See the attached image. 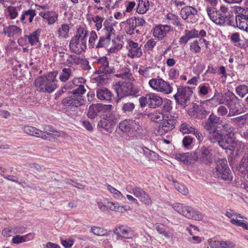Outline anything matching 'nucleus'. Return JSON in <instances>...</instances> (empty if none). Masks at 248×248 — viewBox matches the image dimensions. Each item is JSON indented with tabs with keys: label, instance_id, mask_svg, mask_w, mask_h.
Here are the masks:
<instances>
[{
	"label": "nucleus",
	"instance_id": "1",
	"mask_svg": "<svg viewBox=\"0 0 248 248\" xmlns=\"http://www.w3.org/2000/svg\"><path fill=\"white\" fill-rule=\"evenodd\" d=\"M218 136H220L221 140H218V144L223 149L234 151L237 143L232 138L228 136L232 132V128L228 124L218 126Z\"/></svg>",
	"mask_w": 248,
	"mask_h": 248
},
{
	"label": "nucleus",
	"instance_id": "2",
	"mask_svg": "<svg viewBox=\"0 0 248 248\" xmlns=\"http://www.w3.org/2000/svg\"><path fill=\"white\" fill-rule=\"evenodd\" d=\"M56 74L49 73L44 77H39L35 80V86L37 90L43 93H51L57 88Z\"/></svg>",
	"mask_w": 248,
	"mask_h": 248
},
{
	"label": "nucleus",
	"instance_id": "3",
	"mask_svg": "<svg viewBox=\"0 0 248 248\" xmlns=\"http://www.w3.org/2000/svg\"><path fill=\"white\" fill-rule=\"evenodd\" d=\"M114 89L117 93L119 98L117 102L122 98L128 96H137L139 95L140 90L135 87L133 84L130 82L119 81L114 86Z\"/></svg>",
	"mask_w": 248,
	"mask_h": 248
},
{
	"label": "nucleus",
	"instance_id": "4",
	"mask_svg": "<svg viewBox=\"0 0 248 248\" xmlns=\"http://www.w3.org/2000/svg\"><path fill=\"white\" fill-rule=\"evenodd\" d=\"M96 63L99 65L98 70L95 72V74L99 75L97 78L105 80L108 79L111 74L114 73V69L109 66V62L106 57L103 56L97 59Z\"/></svg>",
	"mask_w": 248,
	"mask_h": 248
},
{
	"label": "nucleus",
	"instance_id": "5",
	"mask_svg": "<svg viewBox=\"0 0 248 248\" xmlns=\"http://www.w3.org/2000/svg\"><path fill=\"white\" fill-rule=\"evenodd\" d=\"M103 26L104 28L101 31L102 35L99 37L95 48L108 47L110 44L111 37L114 35L115 31L111 24H106L105 22Z\"/></svg>",
	"mask_w": 248,
	"mask_h": 248
},
{
	"label": "nucleus",
	"instance_id": "6",
	"mask_svg": "<svg viewBox=\"0 0 248 248\" xmlns=\"http://www.w3.org/2000/svg\"><path fill=\"white\" fill-rule=\"evenodd\" d=\"M123 23L125 25L124 30L126 33L132 35L140 33L139 28L143 26L145 24V21L141 17L134 16L127 19Z\"/></svg>",
	"mask_w": 248,
	"mask_h": 248
},
{
	"label": "nucleus",
	"instance_id": "7",
	"mask_svg": "<svg viewBox=\"0 0 248 248\" xmlns=\"http://www.w3.org/2000/svg\"><path fill=\"white\" fill-rule=\"evenodd\" d=\"M208 132V138L213 143L217 141V116L212 113L204 125Z\"/></svg>",
	"mask_w": 248,
	"mask_h": 248
},
{
	"label": "nucleus",
	"instance_id": "8",
	"mask_svg": "<svg viewBox=\"0 0 248 248\" xmlns=\"http://www.w3.org/2000/svg\"><path fill=\"white\" fill-rule=\"evenodd\" d=\"M192 93V88L181 86L177 88V92L173 96L177 104L181 105L183 108H186Z\"/></svg>",
	"mask_w": 248,
	"mask_h": 248
},
{
	"label": "nucleus",
	"instance_id": "9",
	"mask_svg": "<svg viewBox=\"0 0 248 248\" xmlns=\"http://www.w3.org/2000/svg\"><path fill=\"white\" fill-rule=\"evenodd\" d=\"M149 84L154 90L166 94H170L172 92L173 89L170 85L159 77L150 79Z\"/></svg>",
	"mask_w": 248,
	"mask_h": 248
},
{
	"label": "nucleus",
	"instance_id": "10",
	"mask_svg": "<svg viewBox=\"0 0 248 248\" xmlns=\"http://www.w3.org/2000/svg\"><path fill=\"white\" fill-rule=\"evenodd\" d=\"M232 12L227 7L221 5L218 15V24L223 26L232 25Z\"/></svg>",
	"mask_w": 248,
	"mask_h": 248
},
{
	"label": "nucleus",
	"instance_id": "11",
	"mask_svg": "<svg viewBox=\"0 0 248 248\" xmlns=\"http://www.w3.org/2000/svg\"><path fill=\"white\" fill-rule=\"evenodd\" d=\"M117 123V118L113 113H108L105 117L101 120L98 124V127L103 128L106 131L111 133L112 128Z\"/></svg>",
	"mask_w": 248,
	"mask_h": 248
},
{
	"label": "nucleus",
	"instance_id": "12",
	"mask_svg": "<svg viewBox=\"0 0 248 248\" xmlns=\"http://www.w3.org/2000/svg\"><path fill=\"white\" fill-rule=\"evenodd\" d=\"M84 104V100L81 95L72 94L65 97L62 101V104L63 106L71 108L79 107Z\"/></svg>",
	"mask_w": 248,
	"mask_h": 248
},
{
	"label": "nucleus",
	"instance_id": "13",
	"mask_svg": "<svg viewBox=\"0 0 248 248\" xmlns=\"http://www.w3.org/2000/svg\"><path fill=\"white\" fill-rule=\"evenodd\" d=\"M226 215L230 219V222L232 224L248 230V223L241 219L245 218L243 216L231 210L227 211Z\"/></svg>",
	"mask_w": 248,
	"mask_h": 248
},
{
	"label": "nucleus",
	"instance_id": "14",
	"mask_svg": "<svg viewBox=\"0 0 248 248\" xmlns=\"http://www.w3.org/2000/svg\"><path fill=\"white\" fill-rule=\"evenodd\" d=\"M134 195L138 198L140 202L146 205H151L152 201L150 195L140 187L134 186L132 188Z\"/></svg>",
	"mask_w": 248,
	"mask_h": 248
},
{
	"label": "nucleus",
	"instance_id": "15",
	"mask_svg": "<svg viewBox=\"0 0 248 248\" xmlns=\"http://www.w3.org/2000/svg\"><path fill=\"white\" fill-rule=\"evenodd\" d=\"M206 34V31L203 30H201L200 31L195 29L186 30L185 35L180 38L179 43L180 44H186L191 39L204 37Z\"/></svg>",
	"mask_w": 248,
	"mask_h": 248
},
{
	"label": "nucleus",
	"instance_id": "16",
	"mask_svg": "<svg viewBox=\"0 0 248 248\" xmlns=\"http://www.w3.org/2000/svg\"><path fill=\"white\" fill-rule=\"evenodd\" d=\"M231 100L228 102L227 106L229 108L228 116H232L242 112L243 108L239 102V100L234 94L232 95Z\"/></svg>",
	"mask_w": 248,
	"mask_h": 248
},
{
	"label": "nucleus",
	"instance_id": "17",
	"mask_svg": "<svg viewBox=\"0 0 248 248\" xmlns=\"http://www.w3.org/2000/svg\"><path fill=\"white\" fill-rule=\"evenodd\" d=\"M218 163L219 164L220 167L218 168V171H219V176L222 179L226 181H231L232 179V173L227 166V162L225 159H221L218 161Z\"/></svg>",
	"mask_w": 248,
	"mask_h": 248
},
{
	"label": "nucleus",
	"instance_id": "18",
	"mask_svg": "<svg viewBox=\"0 0 248 248\" xmlns=\"http://www.w3.org/2000/svg\"><path fill=\"white\" fill-rule=\"evenodd\" d=\"M87 47L86 42L80 41L78 39L72 38L69 43L70 50L76 54H80L84 51Z\"/></svg>",
	"mask_w": 248,
	"mask_h": 248
},
{
	"label": "nucleus",
	"instance_id": "19",
	"mask_svg": "<svg viewBox=\"0 0 248 248\" xmlns=\"http://www.w3.org/2000/svg\"><path fill=\"white\" fill-rule=\"evenodd\" d=\"M127 48L128 49L127 56L131 58H139L142 54L141 46H140L138 43L133 41L128 42Z\"/></svg>",
	"mask_w": 248,
	"mask_h": 248
},
{
	"label": "nucleus",
	"instance_id": "20",
	"mask_svg": "<svg viewBox=\"0 0 248 248\" xmlns=\"http://www.w3.org/2000/svg\"><path fill=\"white\" fill-rule=\"evenodd\" d=\"M198 149L199 160L207 165H210L213 162L211 151L206 147H202Z\"/></svg>",
	"mask_w": 248,
	"mask_h": 248
},
{
	"label": "nucleus",
	"instance_id": "21",
	"mask_svg": "<svg viewBox=\"0 0 248 248\" xmlns=\"http://www.w3.org/2000/svg\"><path fill=\"white\" fill-rule=\"evenodd\" d=\"M113 232L117 235V239H119L120 237L125 239H132L134 235L133 231L124 226L115 228Z\"/></svg>",
	"mask_w": 248,
	"mask_h": 248
},
{
	"label": "nucleus",
	"instance_id": "22",
	"mask_svg": "<svg viewBox=\"0 0 248 248\" xmlns=\"http://www.w3.org/2000/svg\"><path fill=\"white\" fill-rule=\"evenodd\" d=\"M181 215L189 219L196 220L202 219V215L199 212L195 211L191 207L186 205L184 206Z\"/></svg>",
	"mask_w": 248,
	"mask_h": 248
},
{
	"label": "nucleus",
	"instance_id": "23",
	"mask_svg": "<svg viewBox=\"0 0 248 248\" xmlns=\"http://www.w3.org/2000/svg\"><path fill=\"white\" fill-rule=\"evenodd\" d=\"M170 30L168 25H159L156 26L153 30V34L155 37L157 38L159 40H162Z\"/></svg>",
	"mask_w": 248,
	"mask_h": 248
},
{
	"label": "nucleus",
	"instance_id": "24",
	"mask_svg": "<svg viewBox=\"0 0 248 248\" xmlns=\"http://www.w3.org/2000/svg\"><path fill=\"white\" fill-rule=\"evenodd\" d=\"M39 15L46 19L49 25L54 24L58 20V14L53 11L41 12Z\"/></svg>",
	"mask_w": 248,
	"mask_h": 248
},
{
	"label": "nucleus",
	"instance_id": "25",
	"mask_svg": "<svg viewBox=\"0 0 248 248\" xmlns=\"http://www.w3.org/2000/svg\"><path fill=\"white\" fill-rule=\"evenodd\" d=\"M147 96H148L149 106L150 108L158 107L163 103L162 98L155 93L147 94Z\"/></svg>",
	"mask_w": 248,
	"mask_h": 248
},
{
	"label": "nucleus",
	"instance_id": "26",
	"mask_svg": "<svg viewBox=\"0 0 248 248\" xmlns=\"http://www.w3.org/2000/svg\"><path fill=\"white\" fill-rule=\"evenodd\" d=\"M96 95L100 100L109 101L112 99L113 94L107 88L103 87L97 89Z\"/></svg>",
	"mask_w": 248,
	"mask_h": 248
},
{
	"label": "nucleus",
	"instance_id": "27",
	"mask_svg": "<svg viewBox=\"0 0 248 248\" xmlns=\"http://www.w3.org/2000/svg\"><path fill=\"white\" fill-rule=\"evenodd\" d=\"M135 124L134 121L126 119L119 123V128L123 132L129 133L134 129Z\"/></svg>",
	"mask_w": 248,
	"mask_h": 248
},
{
	"label": "nucleus",
	"instance_id": "28",
	"mask_svg": "<svg viewBox=\"0 0 248 248\" xmlns=\"http://www.w3.org/2000/svg\"><path fill=\"white\" fill-rule=\"evenodd\" d=\"M103 106L100 104H93L91 105L88 110L87 116L91 119H93L101 111Z\"/></svg>",
	"mask_w": 248,
	"mask_h": 248
},
{
	"label": "nucleus",
	"instance_id": "29",
	"mask_svg": "<svg viewBox=\"0 0 248 248\" xmlns=\"http://www.w3.org/2000/svg\"><path fill=\"white\" fill-rule=\"evenodd\" d=\"M176 120L175 117L170 114L166 115L162 124L163 127L166 128V131H169L174 128Z\"/></svg>",
	"mask_w": 248,
	"mask_h": 248
},
{
	"label": "nucleus",
	"instance_id": "30",
	"mask_svg": "<svg viewBox=\"0 0 248 248\" xmlns=\"http://www.w3.org/2000/svg\"><path fill=\"white\" fill-rule=\"evenodd\" d=\"M36 15V11L35 10L30 9L25 10L22 12L21 16L19 17L20 20L22 23H25L26 19L28 18L29 22L31 23Z\"/></svg>",
	"mask_w": 248,
	"mask_h": 248
},
{
	"label": "nucleus",
	"instance_id": "31",
	"mask_svg": "<svg viewBox=\"0 0 248 248\" xmlns=\"http://www.w3.org/2000/svg\"><path fill=\"white\" fill-rule=\"evenodd\" d=\"M197 14V9L191 6H185L181 10V16L184 20L187 19L190 16H195Z\"/></svg>",
	"mask_w": 248,
	"mask_h": 248
},
{
	"label": "nucleus",
	"instance_id": "32",
	"mask_svg": "<svg viewBox=\"0 0 248 248\" xmlns=\"http://www.w3.org/2000/svg\"><path fill=\"white\" fill-rule=\"evenodd\" d=\"M21 29L16 26H9L3 30V32L8 37H11L14 36H18L21 33Z\"/></svg>",
	"mask_w": 248,
	"mask_h": 248
},
{
	"label": "nucleus",
	"instance_id": "33",
	"mask_svg": "<svg viewBox=\"0 0 248 248\" xmlns=\"http://www.w3.org/2000/svg\"><path fill=\"white\" fill-rule=\"evenodd\" d=\"M206 43L207 41L205 39L201 38L198 40L194 41L190 43V49L193 52L199 53L201 49V46L203 44L206 45Z\"/></svg>",
	"mask_w": 248,
	"mask_h": 248
},
{
	"label": "nucleus",
	"instance_id": "34",
	"mask_svg": "<svg viewBox=\"0 0 248 248\" xmlns=\"http://www.w3.org/2000/svg\"><path fill=\"white\" fill-rule=\"evenodd\" d=\"M41 29H38L33 31L29 35H26V37L28 39V42L31 45H37L39 43V37L41 33Z\"/></svg>",
	"mask_w": 248,
	"mask_h": 248
},
{
	"label": "nucleus",
	"instance_id": "35",
	"mask_svg": "<svg viewBox=\"0 0 248 248\" xmlns=\"http://www.w3.org/2000/svg\"><path fill=\"white\" fill-rule=\"evenodd\" d=\"M86 82V80L83 78H74L71 82H69L64 88L65 90L73 89L80 85H84Z\"/></svg>",
	"mask_w": 248,
	"mask_h": 248
},
{
	"label": "nucleus",
	"instance_id": "36",
	"mask_svg": "<svg viewBox=\"0 0 248 248\" xmlns=\"http://www.w3.org/2000/svg\"><path fill=\"white\" fill-rule=\"evenodd\" d=\"M68 58L66 60V62L65 64L66 66L71 67L73 66L78 65L81 62L82 59L78 56L75 55L69 54Z\"/></svg>",
	"mask_w": 248,
	"mask_h": 248
},
{
	"label": "nucleus",
	"instance_id": "37",
	"mask_svg": "<svg viewBox=\"0 0 248 248\" xmlns=\"http://www.w3.org/2000/svg\"><path fill=\"white\" fill-rule=\"evenodd\" d=\"M238 170L243 174L248 172V153L244 155L238 166Z\"/></svg>",
	"mask_w": 248,
	"mask_h": 248
},
{
	"label": "nucleus",
	"instance_id": "38",
	"mask_svg": "<svg viewBox=\"0 0 248 248\" xmlns=\"http://www.w3.org/2000/svg\"><path fill=\"white\" fill-rule=\"evenodd\" d=\"M135 105L132 102H124L121 106V110L123 113L129 115L132 113L135 108Z\"/></svg>",
	"mask_w": 248,
	"mask_h": 248
},
{
	"label": "nucleus",
	"instance_id": "39",
	"mask_svg": "<svg viewBox=\"0 0 248 248\" xmlns=\"http://www.w3.org/2000/svg\"><path fill=\"white\" fill-rule=\"evenodd\" d=\"M88 31L84 28L79 27L77 29L76 34L73 38L85 42L87 41Z\"/></svg>",
	"mask_w": 248,
	"mask_h": 248
},
{
	"label": "nucleus",
	"instance_id": "40",
	"mask_svg": "<svg viewBox=\"0 0 248 248\" xmlns=\"http://www.w3.org/2000/svg\"><path fill=\"white\" fill-rule=\"evenodd\" d=\"M149 8V2L148 0H139L137 8V12L140 14H143L147 11Z\"/></svg>",
	"mask_w": 248,
	"mask_h": 248
},
{
	"label": "nucleus",
	"instance_id": "41",
	"mask_svg": "<svg viewBox=\"0 0 248 248\" xmlns=\"http://www.w3.org/2000/svg\"><path fill=\"white\" fill-rule=\"evenodd\" d=\"M43 131L49 134L50 135H54L55 136L57 137H65L67 136L66 134L62 131H56L52 126L50 125H45L43 127Z\"/></svg>",
	"mask_w": 248,
	"mask_h": 248
},
{
	"label": "nucleus",
	"instance_id": "42",
	"mask_svg": "<svg viewBox=\"0 0 248 248\" xmlns=\"http://www.w3.org/2000/svg\"><path fill=\"white\" fill-rule=\"evenodd\" d=\"M244 15L243 13L242 15ZM235 22L237 27L240 30L247 31L248 27V20L245 19V17L236 16L235 18Z\"/></svg>",
	"mask_w": 248,
	"mask_h": 248
},
{
	"label": "nucleus",
	"instance_id": "43",
	"mask_svg": "<svg viewBox=\"0 0 248 248\" xmlns=\"http://www.w3.org/2000/svg\"><path fill=\"white\" fill-rule=\"evenodd\" d=\"M150 117L152 121L155 123H159L164 120L166 115H164L160 110H157L150 113Z\"/></svg>",
	"mask_w": 248,
	"mask_h": 248
},
{
	"label": "nucleus",
	"instance_id": "44",
	"mask_svg": "<svg viewBox=\"0 0 248 248\" xmlns=\"http://www.w3.org/2000/svg\"><path fill=\"white\" fill-rule=\"evenodd\" d=\"M72 74V70L70 68H64L60 74L59 78L62 82L67 81Z\"/></svg>",
	"mask_w": 248,
	"mask_h": 248
},
{
	"label": "nucleus",
	"instance_id": "45",
	"mask_svg": "<svg viewBox=\"0 0 248 248\" xmlns=\"http://www.w3.org/2000/svg\"><path fill=\"white\" fill-rule=\"evenodd\" d=\"M206 11L210 19L215 23L217 24V9L216 8L207 7Z\"/></svg>",
	"mask_w": 248,
	"mask_h": 248
},
{
	"label": "nucleus",
	"instance_id": "46",
	"mask_svg": "<svg viewBox=\"0 0 248 248\" xmlns=\"http://www.w3.org/2000/svg\"><path fill=\"white\" fill-rule=\"evenodd\" d=\"M92 232L95 235L100 236H107L108 232L105 229L97 226H93L91 228Z\"/></svg>",
	"mask_w": 248,
	"mask_h": 248
},
{
	"label": "nucleus",
	"instance_id": "47",
	"mask_svg": "<svg viewBox=\"0 0 248 248\" xmlns=\"http://www.w3.org/2000/svg\"><path fill=\"white\" fill-rule=\"evenodd\" d=\"M232 95H233V94L231 93L218 94V102L219 104H225L227 105L228 102L231 100L230 98L232 97Z\"/></svg>",
	"mask_w": 248,
	"mask_h": 248
},
{
	"label": "nucleus",
	"instance_id": "48",
	"mask_svg": "<svg viewBox=\"0 0 248 248\" xmlns=\"http://www.w3.org/2000/svg\"><path fill=\"white\" fill-rule=\"evenodd\" d=\"M23 130L25 133L31 136L37 137L40 130L35 127L31 126H25L23 128Z\"/></svg>",
	"mask_w": 248,
	"mask_h": 248
},
{
	"label": "nucleus",
	"instance_id": "49",
	"mask_svg": "<svg viewBox=\"0 0 248 248\" xmlns=\"http://www.w3.org/2000/svg\"><path fill=\"white\" fill-rule=\"evenodd\" d=\"M20 8V7L8 6L7 13L11 19H15L17 16Z\"/></svg>",
	"mask_w": 248,
	"mask_h": 248
},
{
	"label": "nucleus",
	"instance_id": "50",
	"mask_svg": "<svg viewBox=\"0 0 248 248\" xmlns=\"http://www.w3.org/2000/svg\"><path fill=\"white\" fill-rule=\"evenodd\" d=\"M69 31V27L66 24H62L58 30L59 36L64 38H66L68 36Z\"/></svg>",
	"mask_w": 248,
	"mask_h": 248
},
{
	"label": "nucleus",
	"instance_id": "51",
	"mask_svg": "<svg viewBox=\"0 0 248 248\" xmlns=\"http://www.w3.org/2000/svg\"><path fill=\"white\" fill-rule=\"evenodd\" d=\"M236 92L239 96L243 97L248 93V86L244 84L240 85L236 88Z\"/></svg>",
	"mask_w": 248,
	"mask_h": 248
},
{
	"label": "nucleus",
	"instance_id": "52",
	"mask_svg": "<svg viewBox=\"0 0 248 248\" xmlns=\"http://www.w3.org/2000/svg\"><path fill=\"white\" fill-rule=\"evenodd\" d=\"M167 18L171 21V23L174 25H175L178 27H181L182 25L180 21V19L178 17V16L172 14H169L167 16Z\"/></svg>",
	"mask_w": 248,
	"mask_h": 248
},
{
	"label": "nucleus",
	"instance_id": "53",
	"mask_svg": "<svg viewBox=\"0 0 248 248\" xmlns=\"http://www.w3.org/2000/svg\"><path fill=\"white\" fill-rule=\"evenodd\" d=\"M180 130L183 134L192 133L194 132V128L190 126L186 122H183L182 123Z\"/></svg>",
	"mask_w": 248,
	"mask_h": 248
},
{
	"label": "nucleus",
	"instance_id": "54",
	"mask_svg": "<svg viewBox=\"0 0 248 248\" xmlns=\"http://www.w3.org/2000/svg\"><path fill=\"white\" fill-rule=\"evenodd\" d=\"M152 68L151 67H148L143 68H140L139 70V73L140 75H142L145 78H148L152 77L153 75Z\"/></svg>",
	"mask_w": 248,
	"mask_h": 248
},
{
	"label": "nucleus",
	"instance_id": "55",
	"mask_svg": "<svg viewBox=\"0 0 248 248\" xmlns=\"http://www.w3.org/2000/svg\"><path fill=\"white\" fill-rule=\"evenodd\" d=\"M141 150L142 151H140V152H142L144 155L148 157L150 159L154 160L157 157V154L155 152L149 150L147 148H141Z\"/></svg>",
	"mask_w": 248,
	"mask_h": 248
},
{
	"label": "nucleus",
	"instance_id": "56",
	"mask_svg": "<svg viewBox=\"0 0 248 248\" xmlns=\"http://www.w3.org/2000/svg\"><path fill=\"white\" fill-rule=\"evenodd\" d=\"M175 158L185 164H189L188 153L176 154Z\"/></svg>",
	"mask_w": 248,
	"mask_h": 248
},
{
	"label": "nucleus",
	"instance_id": "57",
	"mask_svg": "<svg viewBox=\"0 0 248 248\" xmlns=\"http://www.w3.org/2000/svg\"><path fill=\"white\" fill-rule=\"evenodd\" d=\"M97 37V35L95 31H91L89 39V43L92 48H95L96 44L95 42Z\"/></svg>",
	"mask_w": 248,
	"mask_h": 248
},
{
	"label": "nucleus",
	"instance_id": "58",
	"mask_svg": "<svg viewBox=\"0 0 248 248\" xmlns=\"http://www.w3.org/2000/svg\"><path fill=\"white\" fill-rule=\"evenodd\" d=\"M37 138H40L43 140L48 141H53L55 140V138L49 134H48L43 131L40 130V132L38 133Z\"/></svg>",
	"mask_w": 248,
	"mask_h": 248
},
{
	"label": "nucleus",
	"instance_id": "59",
	"mask_svg": "<svg viewBox=\"0 0 248 248\" xmlns=\"http://www.w3.org/2000/svg\"><path fill=\"white\" fill-rule=\"evenodd\" d=\"M58 55H59V62L64 65H65L66 62V60L67 59V58H68L69 54L67 52H65L63 51H59L58 52Z\"/></svg>",
	"mask_w": 248,
	"mask_h": 248
},
{
	"label": "nucleus",
	"instance_id": "60",
	"mask_svg": "<svg viewBox=\"0 0 248 248\" xmlns=\"http://www.w3.org/2000/svg\"><path fill=\"white\" fill-rule=\"evenodd\" d=\"M155 229L159 233L164 236L165 237H170L169 232L166 231L165 227L163 224L157 225L155 227Z\"/></svg>",
	"mask_w": 248,
	"mask_h": 248
},
{
	"label": "nucleus",
	"instance_id": "61",
	"mask_svg": "<svg viewBox=\"0 0 248 248\" xmlns=\"http://www.w3.org/2000/svg\"><path fill=\"white\" fill-rule=\"evenodd\" d=\"M175 189L184 195H187L188 193V189L183 185L176 183L175 184Z\"/></svg>",
	"mask_w": 248,
	"mask_h": 248
},
{
	"label": "nucleus",
	"instance_id": "62",
	"mask_svg": "<svg viewBox=\"0 0 248 248\" xmlns=\"http://www.w3.org/2000/svg\"><path fill=\"white\" fill-rule=\"evenodd\" d=\"M161 105L162 110L164 112H168L172 109L171 101L169 99H166L164 101H163V103Z\"/></svg>",
	"mask_w": 248,
	"mask_h": 248
},
{
	"label": "nucleus",
	"instance_id": "63",
	"mask_svg": "<svg viewBox=\"0 0 248 248\" xmlns=\"http://www.w3.org/2000/svg\"><path fill=\"white\" fill-rule=\"evenodd\" d=\"M20 232V231H15L14 228H6L4 229L1 232V234L4 237H10L12 234H16V232Z\"/></svg>",
	"mask_w": 248,
	"mask_h": 248
},
{
	"label": "nucleus",
	"instance_id": "64",
	"mask_svg": "<svg viewBox=\"0 0 248 248\" xmlns=\"http://www.w3.org/2000/svg\"><path fill=\"white\" fill-rule=\"evenodd\" d=\"M86 91V90L85 89L84 86L80 85L73 89V90L72 91V93L73 95H81V94L85 93Z\"/></svg>",
	"mask_w": 248,
	"mask_h": 248
}]
</instances>
